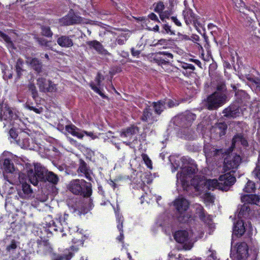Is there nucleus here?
Here are the masks:
<instances>
[{"label": "nucleus", "instance_id": "1", "mask_svg": "<svg viewBox=\"0 0 260 260\" xmlns=\"http://www.w3.org/2000/svg\"><path fill=\"white\" fill-rule=\"evenodd\" d=\"M68 217L69 214L66 213H64L63 216L58 214L55 220L53 221L52 224H50L48 227H43L41 232L46 234L47 238L43 235L39 236L36 241V246L34 248V252L42 256L49 255L52 252L53 248L47 238L52 235V230L62 233L64 231V229L68 228L67 222Z\"/></svg>", "mask_w": 260, "mask_h": 260}, {"label": "nucleus", "instance_id": "2", "mask_svg": "<svg viewBox=\"0 0 260 260\" xmlns=\"http://www.w3.org/2000/svg\"><path fill=\"white\" fill-rule=\"evenodd\" d=\"M68 188L73 194L84 198H90L93 192L92 184L84 179H76L71 180Z\"/></svg>", "mask_w": 260, "mask_h": 260}, {"label": "nucleus", "instance_id": "3", "mask_svg": "<svg viewBox=\"0 0 260 260\" xmlns=\"http://www.w3.org/2000/svg\"><path fill=\"white\" fill-rule=\"evenodd\" d=\"M26 169L29 181L35 186L38 185L39 181H44L48 172L45 168L38 165L33 167L29 164H26Z\"/></svg>", "mask_w": 260, "mask_h": 260}, {"label": "nucleus", "instance_id": "4", "mask_svg": "<svg viewBox=\"0 0 260 260\" xmlns=\"http://www.w3.org/2000/svg\"><path fill=\"white\" fill-rule=\"evenodd\" d=\"M182 16L185 23L187 26H189L192 24L196 30L201 34L200 28L202 27V26L199 21L200 19L199 16L195 14L191 9L186 6L182 11Z\"/></svg>", "mask_w": 260, "mask_h": 260}, {"label": "nucleus", "instance_id": "5", "mask_svg": "<svg viewBox=\"0 0 260 260\" xmlns=\"http://www.w3.org/2000/svg\"><path fill=\"white\" fill-rule=\"evenodd\" d=\"M173 55L168 51H159L153 53L151 58L158 65L163 66L170 65L173 61Z\"/></svg>", "mask_w": 260, "mask_h": 260}, {"label": "nucleus", "instance_id": "6", "mask_svg": "<svg viewBox=\"0 0 260 260\" xmlns=\"http://www.w3.org/2000/svg\"><path fill=\"white\" fill-rule=\"evenodd\" d=\"M224 98L221 93L215 91L209 95L207 99V107L208 110L216 109L223 104Z\"/></svg>", "mask_w": 260, "mask_h": 260}, {"label": "nucleus", "instance_id": "7", "mask_svg": "<svg viewBox=\"0 0 260 260\" xmlns=\"http://www.w3.org/2000/svg\"><path fill=\"white\" fill-rule=\"evenodd\" d=\"M196 117L195 114L186 111L177 118V121L179 126L184 128H188L191 126Z\"/></svg>", "mask_w": 260, "mask_h": 260}, {"label": "nucleus", "instance_id": "8", "mask_svg": "<svg viewBox=\"0 0 260 260\" xmlns=\"http://www.w3.org/2000/svg\"><path fill=\"white\" fill-rule=\"evenodd\" d=\"M37 84L41 92H54L56 90L55 84L51 80H47L44 77H39L37 79Z\"/></svg>", "mask_w": 260, "mask_h": 260}, {"label": "nucleus", "instance_id": "9", "mask_svg": "<svg viewBox=\"0 0 260 260\" xmlns=\"http://www.w3.org/2000/svg\"><path fill=\"white\" fill-rule=\"evenodd\" d=\"M218 180L222 186L221 190L224 191H228L236 180L235 177L231 174V173H227L220 175Z\"/></svg>", "mask_w": 260, "mask_h": 260}, {"label": "nucleus", "instance_id": "10", "mask_svg": "<svg viewBox=\"0 0 260 260\" xmlns=\"http://www.w3.org/2000/svg\"><path fill=\"white\" fill-rule=\"evenodd\" d=\"M1 121H6L7 123H11V121L16 119L18 116L14 113L12 109L8 105H2L0 107Z\"/></svg>", "mask_w": 260, "mask_h": 260}, {"label": "nucleus", "instance_id": "11", "mask_svg": "<svg viewBox=\"0 0 260 260\" xmlns=\"http://www.w3.org/2000/svg\"><path fill=\"white\" fill-rule=\"evenodd\" d=\"M240 106L238 103L231 104L229 107L225 108L222 113L223 116L226 118H236L240 115Z\"/></svg>", "mask_w": 260, "mask_h": 260}, {"label": "nucleus", "instance_id": "12", "mask_svg": "<svg viewBox=\"0 0 260 260\" xmlns=\"http://www.w3.org/2000/svg\"><path fill=\"white\" fill-rule=\"evenodd\" d=\"M81 21V17L74 13H70L60 19V22L64 26L79 23Z\"/></svg>", "mask_w": 260, "mask_h": 260}, {"label": "nucleus", "instance_id": "13", "mask_svg": "<svg viewBox=\"0 0 260 260\" xmlns=\"http://www.w3.org/2000/svg\"><path fill=\"white\" fill-rule=\"evenodd\" d=\"M78 173L84 175V177L89 181L93 180L91 175L92 174V171L87 163L82 159L79 160V167L77 170Z\"/></svg>", "mask_w": 260, "mask_h": 260}, {"label": "nucleus", "instance_id": "14", "mask_svg": "<svg viewBox=\"0 0 260 260\" xmlns=\"http://www.w3.org/2000/svg\"><path fill=\"white\" fill-rule=\"evenodd\" d=\"M78 250V247L72 246L69 249H66L62 254L55 255L52 260H70Z\"/></svg>", "mask_w": 260, "mask_h": 260}, {"label": "nucleus", "instance_id": "15", "mask_svg": "<svg viewBox=\"0 0 260 260\" xmlns=\"http://www.w3.org/2000/svg\"><path fill=\"white\" fill-rule=\"evenodd\" d=\"M241 160V157L239 155L233 156H229L224 160V166L229 170L237 169Z\"/></svg>", "mask_w": 260, "mask_h": 260}, {"label": "nucleus", "instance_id": "16", "mask_svg": "<svg viewBox=\"0 0 260 260\" xmlns=\"http://www.w3.org/2000/svg\"><path fill=\"white\" fill-rule=\"evenodd\" d=\"M141 120L143 122L153 124L157 121V118L153 115L150 106L147 105L143 110Z\"/></svg>", "mask_w": 260, "mask_h": 260}, {"label": "nucleus", "instance_id": "17", "mask_svg": "<svg viewBox=\"0 0 260 260\" xmlns=\"http://www.w3.org/2000/svg\"><path fill=\"white\" fill-rule=\"evenodd\" d=\"M174 206L177 213H183L188 209L189 203L185 198H178L174 201Z\"/></svg>", "mask_w": 260, "mask_h": 260}, {"label": "nucleus", "instance_id": "18", "mask_svg": "<svg viewBox=\"0 0 260 260\" xmlns=\"http://www.w3.org/2000/svg\"><path fill=\"white\" fill-rule=\"evenodd\" d=\"M241 202L245 204L255 205L260 206V195L256 194H243Z\"/></svg>", "mask_w": 260, "mask_h": 260}, {"label": "nucleus", "instance_id": "19", "mask_svg": "<svg viewBox=\"0 0 260 260\" xmlns=\"http://www.w3.org/2000/svg\"><path fill=\"white\" fill-rule=\"evenodd\" d=\"M228 125L225 122H217L211 128V132L216 136L221 137L226 134Z\"/></svg>", "mask_w": 260, "mask_h": 260}, {"label": "nucleus", "instance_id": "20", "mask_svg": "<svg viewBox=\"0 0 260 260\" xmlns=\"http://www.w3.org/2000/svg\"><path fill=\"white\" fill-rule=\"evenodd\" d=\"M238 260H245L248 256V246L246 243L243 242L238 244L237 248Z\"/></svg>", "mask_w": 260, "mask_h": 260}, {"label": "nucleus", "instance_id": "21", "mask_svg": "<svg viewBox=\"0 0 260 260\" xmlns=\"http://www.w3.org/2000/svg\"><path fill=\"white\" fill-rule=\"evenodd\" d=\"M139 130L140 128L137 126L131 125L129 127L121 129L120 136L121 138H128L129 139H131L133 136L139 133Z\"/></svg>", "mask_w": 260, "mask_h": 260}, {"label": "nucleus", "instance_id": "22", "mask_svg": "<svg viewBox=\"0 0 260 260\" xmlns=\"http://www.w3.org/2000/svg\"><path fill=\"white\" fill-rule=\"evenodd\" d=\"M73 36L62 35L57 39V43L59 46L63 48H69L73 46L74 43L72 39Z\"/></svg>", "mask_w": 260, "mask_h": 260}, {"label": "nucleus", "instance_id": "23", "mask_svg": "<svg viewBox=\"0 0 260 260\" xmlns=\"http://www.w3.org/2000/svg\"><path fill=\"white\" fill-rule=\"evenodd\" d=\"M29 65L37 75H40L43 71V64L41 60L37 57L30 58Z\"/></svg>", "mask_w": 260, "mask_h": 260}, {"label": "nucleus", "instance_id": "24", "mask_svg": "<svg viewBox=\"0 0 260 260\" xmlns=\"http://www.w3.org/2000/svg\"><path fill=\"white\" fill-rule=\"evenodd\" d=\"M243 147H248V142L247 139L244 137L242 133H238L235 135L232 140V148H235L236 144H240Z\"/></svg>", "mask_w": 260, "mask_h": 260}, {"label": "nucleus", "instance_id": "25", "mask_svg": "<svg viewBox=\"0 0 260 260\" xmlns=\"http://www.w3.org/2000/svg\"><path fill=\"white\" fill-rule=\"evenodd\" d=\"M233 235L237 237H241L245 232V223L243 220H238L234 224Z\"/></svg>", "mask_w": 260, "mask_h": 260}, {"label": "nucleus", "instance_id": "26", "mask_svg": "<svg viewBox=\"0 0 260 260\" xmlns=\"http://www.w3.org/2000/svg\"><path fill=\"white\" fill-rule=\"evenodd\" d=\"M175 241L179 243H184L188 240V233L185 230H179L174 234Z\"/></svg>", "mask_w": 260, "mask_h": 260}, {"label": "nucleus", "instance_id": "27", "mask_svg": "<svg viewBox=\"0 0 260 260\" xmlns=\"http://www.w3.org/2000/svg\"><path fill=\"white\" fill-rule=\"evenodd\" d=\"M200 219L205 223L210 224L212 221V217L211 215L208 214L203 206H200L197 209Z\"/></svg>", "mask_w": 260, "mask_h": 260}, {"label": "nucleus", "instance_id": "28", "mask_svg": "<svg viewBox=\"0 0 260 260\" xmlns=\"http://www.w3.org/2000/svg\"><path fill=\"white\" fill-rule=\"evenodd\" d=\"M166 100H160L157 102L152 103V106L153 108L155 114L160 115L166 109Z\"/></svg>", "mask_w": 260, "mask_h": 260}, {"label": "nucleus", "instance_id": "29", "mask_svg": "<svg viewBox=\"0 0 260 260\" xmlns=\"http://www.w3.org/2000/svg\"><path fill=\"white\" fill-rule=\"evenodd\" d=\"M65 129L72 136L76 137L79 139H82L84 137L83 133L79 132L80 129L73 124L66 125Z\"/></svg>", "mask_w": 260, "mask_h": 260}, {"label": "nucleus", "instance_id": "30", "mask_svg": "<svg viewBox=\"0 0 260 260\" xmlns=\"http://www.w3.org/2000/svg\"><path fill=\"white\" fill-rule=\"evenodd\" d=\"M27 177L23 174L20 175L19 177V181L22 184V190L25 195H28L32 192L30 185L26 182Z\"/></svg>", "mask_w": 260, "mask_h": 260}, {"label": "nucleus", "instance_id": "31", "mask_svg": "<svg viewBox=\"0 0 260 260\" xmlns=\"http://www.w3.org/2000/svg\"><path fill=\"white\" fill-rule=\"evenodd\" d=\"M204 152L206 157H215L223 154L222 149H215L214 147H204Z\"/></svg>", "mask_w": 260, "mask_h": 260}, {"label": "nucleus", "instance_id": "32", "mask_svg": "<svg viewBox=\"0 0 260 260\" xmlns=\"http://www.w3.org/2000/svg\"><path fill=\"white\" fill-rule=\"evenodd\" d=\"M16 143L21 148H27L29 146V139L28 135L24 134H20Z\"/></svg>", "mask_w": 260, "mask_h": 260}, {"label": "nucleus", "instance_id": "33", "mask_svg": "<svg viewBox=\"0 0 260 260\" xmlns=\"http://www.w3.org/2000/svg\"><path fill=\"white\" fill-rule=\"evenodd\" d=\"M23 60L21 58H19L17 60L15 64V71L16 72L17 78H20L22 76L23 72L25 71L23 69Z\"/></svg>", "mask_w": 260, "mask_h": 260}, {"label": "nucleus", "instance_id": "34", "mask_svg": "<svg viewBox=\"0 0 260 260\" xmlns=\"http://www.w3.org/2000/svg\"><path fill=\"white\" fill-rule=\"evenodd\" d=\"M86 44L90 49H94L98 52H101L103 50V45L96 40L87 41Z\"/></svg>", "mask_w": 260, "mask_h": 260}, {"label": "nucleus", "instance_id": "35", "mask_svg": "<svg viewBox=\"0 0 260 260\" xmlns=\"http://www.w3.org/2000/svg\"><path fill=\"white\" fill-rule=\"evenodd\" d=\"M58 181L59 178L56 174L52 172L48 171L44 182L48 181L52 184L55 185L58 183Z\"/></svg>", "mask_w": 260, "mask_h": 260}, {"label": "nucleus", "instance_id": "36", "mask_svg": "<svg viewBox=\"0 0 260 260\" xmlns=\"http://www.w3.org/2000/svg\"><path fill=\"white\" fill-rule=\"evenodd\" d=\"M177 220L182 223H189L192 220L191 215L184 212L183 213H177Z\"/></svg>", "mask_w": 260, "mask_h": 260}, {"label": "nucleus", "instance_id": "37", "mask_svg": "<svg viewBox=\"0 0 260 260\" xmlns=\"http://www.w3.org/2000/svg\"><path fill=\"white\" fill-rule=\"evenodd\" d=\"M4 168L7 173H12L14 171V166L11 160L5 158L4 161Z\"/></svg>", "mask_w": 260, "mask_h": 260}, {"label": "nucleus", "instance_id": "38", "mask_svg": "<svg viewBox=\"0 0 260 260\" xmlns=\"http://www.w3.org/2000/svg\"><path fill=\"white\" fill-rule=\"evenodd\" d=\"M248 205L249 204L244 203V204L241 206L238 214V216L240 218L246 217L249 215L250 208Z\"/></svg>", "mask_w": 260, "mask_h": 260}, {"label": "nucleus", "instance_id": "39", "mask_svg": "<svg viewBox=\"0 0 260 260\" xmlns=\"http://www.w3.org/2000/svg\"><path fill=\"white\" fill-rule=\"evenodd\" d=\"M0 37H1L7 43V46L8 48H10L12 49H15L14 44L11 40V38L1 30H0Z\"/></svg>", "mask_w": 260, "mask_h": 260}, {"label": "nucleus", "instance_id": "40", "mask_svg": "<svg viewBox=\"0 0 260 260\" xmlns=\"http://www.w3.org/2000/svg\"><path fill=\"white\" fill-rule=\"evenodd\" d=\"M256 190L255 184L253 181L249 180L243 188V191L247 193L255 192Z\"/></svg>", "mask_w": 260, "mask_h": 260}, {"label": "nucleus", "instance_id": "41", "mask_svg": "<svg viewBox=\"0 0 260 260\" xmlns=\"http://www.w3.org/2000/svg\"><path fill=\"white\" fill-rule=\"evenodd\" d=\"M209 189H212L214 188H218L221 190V185L220 181L216 179L209 180L208 182Z\"/></svg>", "mask_w": 260, "mask_h": 260}, {"label": "nucleus", "instance_id": "42", "mask_svg": "<svg viewBox=\"0 0 260 260\" xmlns=\"http://www.w3.org/2000/svg\"><path fill=\"white\" fill-rule=\"evenodd\" d=\"M28 90L31 92L32 98L36 100L38 97V92L34 83H29L28 85Z\"/></svg>", "mask_w": 260, "mask_h": 260}, {"label": "nucleus", "instance_id": "43", "mask_svg": "<svg viewBox=\"0 0 260 260\" xmlns=\"http://www.w3.org/2000/svg\"><path fill=\"white\" fill-rule=\"evenodd\" d=\"M37 42L41 46L45 47L47 49H51V46L50 44L51 41H47L42 38H37Z\"/></svg>", "mask_w": 260, "mask_h": 260}, {"label": "nucleus", "instance_id": "44", "mask_svg": "<svg viewBox=\"0 0 260 260\" xmlns=\"http://www.w3.org/2000/svg\"><path fill=\"white\" fill-rule=\"evenodd\" d=\"M235 7L237 10L240 12H243V10L245 8L246 5L243 0H234Z\"/></svg>", "mask_w": 260, "mask_h": 260}, {"label": "nucleus", "instance_id": "45", "mask_svg": "<svg viewBox=\"0 0 260 260\" xmlns=\"http://www.w3.org/2000/svg\"><path fill=\"white\" fill-rule=\"evenodd\" d=\"M90 87L96 93L99 94L102 98L104 99H107L108 98V96H106L100 89V88H99L98 86L95 85L93 83H90Z\"/></svg>", "mask_w": 260, "mask_h": 260}, {"label": "nucleus", "instance_id": "46", "mask_svg": "<svg viewBox=\"0 0 260 260\" xmlns=\"http://www.w3.org/2000/svg\"><path fill=\"white\" fill-rule=\"evenodd\" d=\"M42 34L48 38H51L53 36V32L49 26L42 27Z\"/></svg>", "mask_w": 260, "mask_h": 260}, {"label": "nucleus", "instance_id": "47", "mask_svg": "<svg viewBox=\"0 0 260 260\" xmlns=\"http://www.w3.org/2000/svg\"><path fill=\"white\" fill-rule=\"evenodd\" d=\"M185 171L187 175H194L197 173V166H188L185 169Z\"/></svg>", "mask_w": 260, "mask_h": 260}, {"label": "nucleus", "instance_id": "48", "mask_svg": "<svg viewBox=\"0 0 260 260\" xmlns=\"http://www.w3.org/2000/svg\"><path fill=\"white\" fill-rule=\"evenodd\" d=\"M142 157L147 167L151 169H152V161L146 154L143 153Z\"/></svg>", "mask_w": 260, "mask_h": 260}, {"label": "nucleus", "instance_id": "49", "mask_svg": "<svg viewBox=\"0 0 260 260\" xmlns=\"http://www.w3.org/2000/svg\"><path fill=\"white\" fill-rule=\"evenodd\" d=\"M9 134L10 138H12L17 142V140H18L19 135H18L16 129L14 128H11L9 131Z\"/></svg>", "mask_w": 260, "mask_h": 260}, {"label": "nucleus", "instance_id": "50", "mask_svg": "<svg viewBox=\"0 0 260 260\" xmlns=\"http://www.w3.org/2000/svg\"><path fill=\"white\" fill-rule=\"evenodd\" d=\"M124 221V218L121 214H118L116 215V222L117 228L118 229H123V223Z\"/></svg>", "mask_w": 260, "mask_h": 260}, {"label": "nucleus", "instance_id": "51", "mask_svg": "<svg viewBox=\"0 0 260 260\" xmlns=\"http://www.w3.org/2000/svg\"><path fill=\"white\" fill-rule=\"evenodd\" d=\"M165 9V5L164 3L161 1H159L156 4L154 7V11L158 13H161Z\"/></svg>", "mask_w": 260, "mask_h": 260}, {"label": "nucleus", "instance_id": "52", "mask_svg": "<svg viewBox=\"0 0 260 260\" xmlns=\"http://www.w3.org/2000/svg\"><path fill=\"white\" fill-rule=\"evenodd\" d=\"M135 185L133 187L134 189H142L144 191L145 188L146 187V184L144 181L142 180H140L138 183H134Z\"/></svg>", "mask_w": 260, "mask_h": 260}, {"label": "nucleus", "instance_id": "53", "mask_svg": "<svg viewBox=\"0 0 260 260\" xmlns=\"http://www.w3.org/2000/svg\"><path fill=\"white\" fill-rule=\"evenodd\" d=\"M204 199L208 202L213 203L215 198L210 192H206L204 194Z\"/></svg>", "mask_w": 260, "mask_h": 260}, {"label": "nucleus", "instance_id": "54", "mask_svg": "<svg viewBox=\"0 0 260 260\" xmlns=\"http://www.w3.org/2000/svg\"><path fill=\"white\" fill-rule=\"evenodd\" d=\"M186 132L187 134H185V131L183 132V135H184V137L186 139L191 140L193 138L192 134L193 133V131L192 129L187 128L186 129Z\"/></svg>", "mask_w": 260, "mask_h": 260}, {"label": "nucleus", "instance_id": "55", "mask_svg": "<svg viewBox=\"0 0 260 260\" xmlns=\"http://www.w3.org/2000/svg\"><path fill=\"white\" fill-rule=\"evenodd\" d=\"M181 67L182 69H183L185 70H190V71H191V72L195 70L194 66L192 64L190 63L184 62L181 64Z\"/></svg>", "mask_w": 260, "mask_h": 260}, {"label": "nucleus", "instance_id": "56", "mask_svg": "<svg viewBox=\"0 0 260 260\" xmlns=\"http://www.w3.org/2000/svg\"><path fill=\"white\" fill-rule=\"evenodd\" d=\"M16 242L15 240H12L10 244L8 245L6 248L7 251H10L11 250H15L17 248Z\"/></svg>", "mask_w": 260, "mask_h": 260}, {"label": "nucleus", "instance_id": "57", "mask_svg": "<svg viewBox=\"0 0 260 260\" xmlns=\"http://www.w3.org/2000/svg\"><path fill=\"white\" fill-rule=\"evenodd\" d=\"M104 80V77L100 72H98L95 78V81L97 84L98 86H100L101 85V83L102 80Z\"/></svg>", "mask_w": 260, "mask_h": 260}, {"label": "nucleus", "instance_id": "58", "mask_svg": "<svg viewBox=\"0 0 260 260\" xmlns=\"http://www.w3.org/2000/svg\"><path fill=\"white\" fill-rule=\"evenodd\" d=\"M118 230L120 233V234L119 236H118L116 237V240L117 241H118L119 242L121 243L122 244H123L124 236V234H123V229H118Z\"/></svg>", "mask_w": 260, "mask_h": 260}, {"label": "nucleus", "instance_id": "59", "mask_svg": "<svg viewBox=\"0 0 260 260\" xmlns=\"http://www.w3.org/2000/svg\"><path fill=\"white\" fill-rule=\"evenodd\" d=\"M162 28L165 30V32L167 34L170 33V34H174L173 31L171 30V27L168 24H165L162 26Z\"/></svg>", "mask_w": 260, "mask_h": 260}, {"label": "nucleus", "instance_id": "60", "mask_svg": "<svg viewBox=\"0 0 260 260\" xmlns=\"http://www.w3.org/2000/svg\"><path fill=\"white\" fill-rule=\"evenodd\" d=\"M170 19L177 26L181 27L182 26L181 22L178 20L177 16H172Z\"/></svg>", "mask_w": 260, "mask_h": 260}, {"label": "nucleus", "instance_id": "61", "mask_svg": "<svg viewBox=\"0 0 260 260\" xmlns=\"http://www.w3.org/2000/svg\"><path fill=\"white\" fill-rule=\"evenodd\" d=\"M148 17L149 19L151 20L154 21L155 22H159V20L155 14L154 13H151L148 15Z\"/></svg>", "mask_w": 260, "mask_h": 260}, {"label": "nucleus", "instance_id": "62", "mask_svg": "<svg viewBox=\"0 0 260 260\" xmlns=\"http://www.w3.org/2000/svg\"><path fill=\"white\" fill-rule=\"evenodd\" d=\"M82 133H83V135L85 134L87 136H89V137H91L93 140L97 138V136L96 135H95L91 132H87V131H82Z\"/></svg>", "mask_w": 260, "mask_h": 260}, {"label": "nucleus", "instance_id": "63", "mask_svg": "<svg viewBox=\"0 0 260 260\" xmlns=\"http://www.w3.org/2000/svg\"><path fill=\"white\" fill-rule=\"evenodd\" d=\"M160 19L164 21L165 18H169V13L167 12H164L159 13Z\"/></svg>", "mask_w": 260, "mask_h": 260}, {"label": "nucleus", "instance_id": "64", "mask_svg": "<svg viewBox=\"0 0 260 260\" xmlns=\"http://www.w3.org/2000/svg\"><path fill=\"white\" fill-rule=\"evenodd\" d=\"M132 55L134 57H138L141 53V51L140 50H136L134 48H132L131 49Z\"/></svg>", "mask_w": 260, "mask_h": 260}]
</instances>
